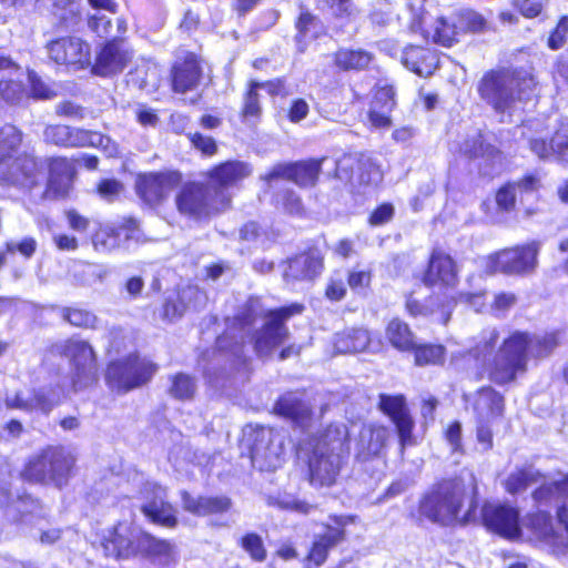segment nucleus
<instances>
[{
	"label": "nucleus",
	"mask_w": 568,
	"mask_h": 568,
	"mask_svg": "<svg viewBox=\"0 0 568 568\" xmlns=\"http://www.w3.org/2000/svg\"><path fill=\"white\" fill-rule=\"evenodd\" d=\"M402 63L420 77L430 75L437 68L435 52L420 45H407L400 55Z\"/></svg>",
	"instance_id": "obj_33"
},
{
	"label": "nucleus",
	"mask_w": 568,
	"mask_h": 568,
	"mask_svg": "<svg viewBox=\"0 0 568 568\" xmlns=\"http://www.w3.org/2000/svg\"><path fill=\"white\" fill-rule=\"evenodd\" d=\"M21 143L22 132L17 126L0 128V181L31 187L36 184L39 165L32 155L19 152Z\"/></svg>",
	"instance_id": "obj_6"
},
{
	"label": "nucleus",
	"mask_w": 568,
	"mask_h": 568,
	"mask_svg": "<svg viewBox=\"0 0 568 568\" xmlns=\"http://www.w3.org/2000/svg\"><path fill=\"white\" fill-rule=\"evenodd\" d=\"M251 173L252 168L248 163L227 161L207 172L206 176L212 186H216L217 190H223L225 193H229V187L236 185L239 182L250 176Z\"/></svg>",
	"instance_id": "obj_28"
},
{
	"label": "nucleus",
	"mask_w": 568,
	"mask_h": 568,
	"mask_svg": "<svg viewBox=\"0 0 568 568\" xmlns=\"http://www.w3.org/2000/svg\"><path fill=\"white\" fill-rule=\"evenodd\" d=\"M301 473L310 486L329 488L337 484L351 454V436L345 424L331 423L307 440Z\"/></svg>",
	"instance_id": "obj_2"
},
{
	"label": "nucleus",
	"mask_w": 568,
	"mask_h": 568,
	"mask_svg": "<svg viewBox=\"0 0 568 568\" xmlns=\"http://www.w3.org/2000/svg\"><path fill=\"white\" fill-rule=\"evenodd\" d=\"M160 71L150 60H141L128 74V83L140 89L151 91L159 84Z\"/></svg>",
	"instance_id": "obj_37"
},
{
	"label": "nucleus",
	"mask_w": 568,
	"mask_h": 568,
	"mask_svg": "<svg viewBox=\"0 0 568 568\" xmlns=\"http://www.w3.org/2000/svg\"><path fill=\"white\" fill-rule=\"evenodd\" d=\"M50 445L44 446L30 456L23 464L19 477L30 484L45 485L50 483Z\"/></svg>",
	"instance_id": "obj_32"
},
{
	"label": "nucleus",
	"mask_w": 568,
	"mask_h": 568,
	"mask_svg": "<svg viewBox=\"0 0 568 568\" xmlns=\"http://www.w3.org/2000/svg\"><path fill=\"white\" fill-rule=\"evenodd\" d=\"M201 67L194 54H189L183 62L178 63L173 69V89L175 92L184 93L193 90L201 78Z\"/></svg>",
	"instance_id": "obj_34"
},
{
	"label": "nucleus",
	"mask_w": 568,
	"mask_h": 568,
	"mask_svg": "<svg viewBox=\"0 0 568 568\" xmlns=\"http://www.w3.org/2000/svg\"><path fill=\"white\" fill-rule=\"evenodd\" d=\"M415 363L418 366L437 365L444 362L445 348L442 345L425 344L415 346Z\"/></svg>",
	"instance_id": "obj_44"
},
{
	"label": "nucleus",
	"mask_w": 568,
	"mask_h": 568,
	"mask_svg": "<svg viewBox=\"0 0 568 568\" xmlns=\"http://www.w3.org/2000/svg\"><path fill=\"white\" fill-rule=\"evenodd\" d=\"M422 281L426 286H455L458 281L455 261L443 250L435 248L430 254L428 266Z\"/></svg>",
	"instance_id": "obj_21"
},
{
	"label": "nucleus",
	"mask_w": 568,
	"mask_h": 568,
	"mask_svg": "<svg viewBox=\"0 0 568 568\" xmlns=\"http://www.w3.org/2000/svg\"><path fill=\"white\" fill-rule=\"evenodd\" d=\"M50 483L65 486L77 471V456L62 445H50Z\"/></svg>",
	"instance_id": "obj_25"
},
{
	"label": "nucleus",
	"mask_w": 568,
	"mask_h": 568,
	"mask_svg": "<svg viewBox=\"0 0 568 568\" xmlns=\"http://www.w3.org/2000/svg\"><path fill=\"white\" fill-rule=\"evenodd\" d=\"M207 301L204 291L197 286L189 285L178 294V301H168L163 306V317L169 321L180 318L186 311H199Z\"/></svg>",
	"instance_id": "obj_27"
},
{
	"label": "nucleus",
	"mask_w": 568,
	"mask_h": 568,
	"mask_svg": "<svg viewBox=\"0 0 568 568\" xmlns=\"http://www.w3.org/2000/svg\"><path fill=\"white\" fill-rule=\"evenodd\" d=\"M456 23L460 32H477L485 28L484 18L474 11H464L456 17Z\"/></svg>",
	"instance_id": "obj_49"
},
{
	"label": "nucleus",
	"mask_w": 568,
	"mask_h": 568,
	"mask_svg": "<svg viewBox=\"0 0 568 568\" xmlns=\"http://www.w3.org/2000/svg\"><path fill=\"white\" fill-rule=\"evenodd\" d=\"M182 176L176 171L150 173L139 178L136 190L139 195L150 204H156L181 183Z\"/></svg>",
	"instance_id": "obj_20"
},
{
	"label": "nucleus",
	"mask_w": 568,
	"mask_h": 568,
	"mask_svg": "<svg viewBox=\"0 0 568 568\" xmlns=\"http://www.w3.org/2000/svg\"><path fill=\"white\" fill-rule=\"evenodd\" d=\"M535 152L544 159L556 155L559 160L568 162V121L562 123L555 133L549 149L545 146V143L539 148L535 142Z\"/></svg>",
	"instance_id": "obj_40"
},
{
	"label": "nucleus",
	"mask_w": 568,
	"mask_h": 568,
	"mask_svg": "<svg viewBox=\"0 0 568 568\" xmlns=\"http://www.w3.org/2000/svg\"><path fill=\"white\" fill-rule=\"evenodd\" d=\"M63 317L70 324L79 327H93L97 322V317L92 313L79 308H67Z\"/></svg>",
	"instance_id": "obj_51"
},
{
	"label": "nucleus",
	"mask_w": 568,
	"mask_h": 568,
	"mask_svg": "<svg viewBox=\"0 0 568 568\" xmlns=\"http://www.w3.org/2000/svg\"><path fill=\"white\" fill-rule=\"evenodd\" d=\"M51 353L69 361L74 388L91 387L97 381V355L88 342L77 338L61 341L51 346Z\"/></svg>",
	"instance_id": "obj_9"
},
{
	"label": "nucleus",
	"mask_w": 568,
	"mask_h": 568,
	"mask_svg": "<svg viewBox=\"0 0 568 568\" xmlns=\"http://www.w3.org/2000/svg\"><path fill=\"white\" fill-rule=\"evenodd\" d=\"M54 6L55 16H58L65 26H71L77 22L79 14V3L75 0H68L65 8H60L59 2H57Z\"/></svg>",
	"instance_id": "obj_58"
},
{
	"label": "nucleus",
	"mask_w": 568,
	"mask_h": 568,
	"mask_svg": "<svg viewBox=\"0 0 568 568\" xmlns=\"http://www.w3.org/2000/svg\"><path fill=\"white\" fill-rule=\"evenodd\" d=\"M0 508L12 510L14 520L21 523L41 509V501L27 491H22L13 497L8 486L0 485Z\"/></svg>",
	"instance_id": "obj_31"
},
{
	"label": "nucleus",
	"mask_w": 568,
	"mask_h": 568,
	"mask_svg": "<svg viewBox=\"0 0 568 568\" xmlns=\"http://www.w3.org/2000/svg\"><path fill=\"white\" fill-rule=\"evenodd\" d=\"M531 337L528 332L515 331L503 341L488 366V377L497 385H506L527 371Z\"/></svg>",
	"instance_id": "obj_7"
},
{
	"label": "nucleus",
	"mask_w": 568,
	"mask_h": 568,
	"mask_svg": "<svg viewBox=\"0 0 568 568\" xmlns=\"http://www.w3.org/2000/svg\"><path fill=\"white\" fill-rule=\"evenodd\" d=\"M247 449L253 464L268 469L284 452V437L275 427L257 425L248 433Z\"/></svg>",
	"instance_id": "obj_12"
},
{
	"label": "nucleus",
	"mask_w": 568,
	"mask_h": 568,
	"mask_svg": "<svg viewBox=\"0 0 568 568\" xmlns=\"http://www.w3.org/2000/svg\"><path fill=\"white\" fill-rule=\"evenodd\" d=\"M395 92L389 85L377 87L368 111V120L376 129H387L392 125L390 112L395 106Z\"/></svg>",
	"instance_id": "obj_30"
},
{
	"label": "nucleus",
	"mask_w": 568,
	"mask_h": 568,
	"mask_svg": "<svg viewBox=\"0 0 568 568\" xmlns=\"http://www.w3.org/2000/svg\"><path fill=\"white\" fill-rule=\"evenodd\" d=\"M29 82L33 98L50 100L55 97L54 90L43 82L34 72L29 73Z\"/></svg>",
	"instance_id": "obj_53"
},
{
	"label": "nucleus",
	"mask_w": 568,
	"mask_h": 568,
	"mask_svg": "<svg viewBox=\"0 0 568 568\" xmlns=\"http://www.w3.org/2000/svg\"><path fill=\"white\" fill-rule=\"evenodd\" d=\"M332 549L333 548L329 545L316 535L303 558V568L322 567L328 559L329 551Z\"/></svg>",
	"instance_id": "obj_41"
},
{
	"label": "nucleus",
	"mask_w": 568,
	"mask_h": 568,
	"mask_svg": "<svg viewBox=\"0 0 568 568\" xmlns=\"http://www.w3.org/2000/svg\"><path fill=\"white\" fill-rule=\"evenodd\" d=\"M131 57L132 54L123 41L113 40L108 42L99 52L93 71L102 77L121 72Z\"/></svg>",
	"instance_id": "obj_23"
},
{
	"label": "nucleus",
	"mask_w": 568,
	"mask_h": 568,
	"mask_svg": "<svg viewBox=\"0 0 568 568\" xmlns=\"http://www.w3.org/2000/svg\"><path fill=\"white\" fill-rule=\"evenodd\" d=\"M302 312V306L294 304L288 307L265 312L258 297H251L244 305L243 311L234 318V321L244 328L254 323L256 317H267L262 329L257 331L252 337L254 349L261 357L268 356L273 349L281 345L286 336L287 328L283 324L285 320L294 314Z\"/></svg>",
	"instance_id": "obj_5"
},
{
	"label": "nucleus",
	"mask_w": 568,
	"mask_h": 568,
	"mask_svg": "<svg viewBox=\"0 0 568 568\" xmlns=\"http://www.w3.org/2000/svg\"><path fill=\"white\" fill-rule=\"evenodd\" d=\"M531 262L532 248L529 245L517 246L487 256L483 267L487 275L518 274L525 271Z\"/></svg>",
	"instance_id": "obj_16"
},
{
	"label": "nucleus",
	"mask_w": 568,
	"mask_h": 568,
	"mask_svg": "<svg viewBox=\"0 0 568 568\" xmlns=\"http://www.w3.org/2000/svg\"><path fill=\"white\" fill-rule=\"evenodd\" d=\"M37 248V241L32 237H24L20 242H8L7 252L13 254L19 252L26 258H30Z\"/></svg>",
	"instance_id": "obj_57"
},
{
	"label": "nucleus",
	"mask_w": 568,
	"mask_h": 568,
	"mask_svg": "<svg viewBox=\"0 0 568 568\" xmlns=\"http://www.w3.org/2000/svg\"><path fill=\"white\" fill-rule=\"evenodd\" d=\"M141 513L150 523L158 526L175 528L179 525L176 510L169 501L162 500L159 506L155 501L144 504L141 506Z\"/></svg>",
	"instance_id": "obj_38"
},
{
	"label": "nucleus",
	"mask_w": 568,
	"mask_h": 568,
	"mask_svg": "<svg viewBox=\"0 0 568 568\" xmlns=\"http://www.w3.org/2000/svg\"><path fill=\"white\" fill-rule=\"evenodd\" d=\"M89 27L99 37H106L110 34L112 24L105 14H94L89 20Z\"/></svg>",
	"instance_id": "obj_64"
},
{
	"label": "nucleus",
	"mask_w": 568,
	"mask_h": 568,
	"mask_svg": "<svg viewBox=\"0 0 568 568\" xmlns=\"http://www.w3.org/2000/svg\"><path fill=\"white\" fill-rule=\"evenodd\" d=\"M7 407L21 409L29 413L34 410L48 413L51 409L52 405L48 403V400L44 398L43 393H34L30 399H22L17 394L14 399L7 400Z\"/></svg>",
	"instance_id": "obj_45"
},
{
	"label": "nucleus",
	"mask_w": 568,
	"mask_h": 568,
	"mask_svg": "<svg viewBox=\"0 0 568 568\" xmlns=\"http://www.w3.org/2000/svg\"><path fill=\"white\" fill-rule=\"evenodd\" d=\"M326 158L308 159L294 163H278L270 172L263 175V180L270 182L283 178L294 182L301 187H312L316 184L321 168Z\"/></svg>",
	"instance_id": "obj_15"
},
{
	"label": "nucleus",
	"mask_w": 568,
	"mask_h": 568,
	"mask_svg": "<svg viewBox=\"0 0 568 568\" xmlns=\"http://www.w3.org/2000/svg\"><path fill=\"white\" fill-rule=\"evenodd\" d=\"M48 53L59 64H73L83 68L91 63L90 45L77 37L51 41L48 44Z\"/></svg>",
	"instance_id": "obj_17"
},
{
	"label": "nucleus",
	"mask_w": 568,
	"mask_h": 568,
	"mask_svg": "<svg viewBox=\"0 0 568 568\" xmlns=\"http://www.w3.org/2000/svg\"><path fill=\"white\" fill-rule=\"evenodd\" d=\"M260 82H251L250 89L244 97V103L242 109V116L244 120L257 119L262 113L257 89Z\"/></svg>",
	"instance_id": "obj_47"
},
{
	"label": "nucleus",
	"mask_w": 568,
	"mask_h": 568,
	"mask_svg": "<svg viewBox=\"0 0 568 568\" xmlns=\"http://www.w3.org/2000/svg\"><path fill=\"white\" fill-rule=\"evenodd\" d=\"M273 413L282 418L288 419L292 424L307 430L313 425V410L298 398L281 395L273 406Z\"/></svg>",
	"instance_id": "obj_24"
},
{
	"label": "nucleus",
	"mask_w": 568,
	"mask_h": 568,
	"mask_svg": "<svg viewBox=\"0 0 568 568\" xmlns=\"http://www.w3.org/2000/svg\"><path fill=\"white\" fill-rule=\"evenodd\" d=\"M230 193L217 190L210 183L187 182L181 186L175 195V205L179 213L194 221L210 219L229 207Z\"/></svg>",
	"instance_id": "obj_8"
},
{
	"label": "nucleus",
	"mask_w": 568,
	"mask_h": 568,
	"mask_svg": "<svg viewBox=\"0 0 568 568\" xmlns=\"http://www.w3.org/2000/svg\"><path fill=\"white\" fill-rule=\"evenodd\" d=\"M383 180L382 169L374 162L367 161L363 163V169L359 174V182L366 185H377Z\"/></svg>",
	"instance_id": "obj_54"
},
{
	"label": "nucleus",
	"mask_w": 568,
	"mask_h": 568,
	"mask_svg": "<svg viewBox=\"0 0 568 568\" xmlns=\"http://www.w3.org/2000/svg\"><path fill=\"white\" fill-rule=\"evenodd\" d=\"M190 141L194 148L200 150L205 155H213L217 150L216 143L212 138L202 135L200 133L190 134Z\"/></svg>",
	"instance_id": "obj_59"
},
{
	"label": "nucleus",
	"mask_w": 568,
	"mask_h": 568,
	"mask_svg": "<svg viewBox=\"0 0 568 568\" xmlns=\"http://www.w3.org/2000/svg\"><path fill=\"white\" fill-rule=\"evenodd\" d=\"M139 227L134 220H128L125 223L113 226L100 227L92 237L93 246L102 253H110L116 248H129L131 240H139Z\"/></svg>",
	"instance_id": "obj_19"
},
{
	"label": "nucleus",
	"mask_w": 568,
	"mask_h": 568,
	"mask_svg": "<svg viewBox=\"0 0 568 568\" xmlns=\"http://www.w3.org/2000/svg\"><path fill=\"white\" fill-rule=\"evenodd\" d=\"M477 442L483 446L484 450H490L494 447L493 429L487 422H479L476 427Z\"/></svg>",
	"instance_id": "obj_62"
},
{
	"label": "nucleus",
	"mask_w": 568,
	"mask_h": 568,
	"mask_svg": "<svg viewBox=\"0 0 568 568\" xmlns=\"http://www.w3.org/2000/svg\"><path fill=\"white\" fill-rule=\"evenodd\" d=\"M568 34V17H562L555 31L550 34L548 39V44L551 49H558L562 47L565 39Z\"/></svg>",
	"instance_id": "obj_61"
},
{
	"label": "nucleus",
	"mask_w": 568,
	"mask_h": 568,
	"mask_svg": "<svg viewBox=\"0 0 568 568\" xmlns=\"http://www.w3.org/2000/svg\"><path fill=\"white\" fill-rule=\"evenodd\" d=\"M99 546L105 558L114 560L144 559L168 564L174 558L171 541L123 519L101 532Z\"/></svg>",
	"instance_id": "obj_3"
},
{
	"label": "nucleus",
	"mask_w": 568,
	"mask_h": 568,
	"mask_svg": "<svg viewBox=\"0 0 568 568\" xmlns=\"http://www.w3.org/2000/svg\"><path fill=\"white\" fill-rule=\"evenodd\" d=\"M26 97L24 88L20 79L0 80V101L17 104Z\"/></svg>",
	"instance_id": "obj_46"
},
{
	"label": "nucleus",
	"mask_w": 568,
	"mask_h": 568,
	"mask_svg": "<svg viewBox=\"0 0 568 568\" xmlns=\"http://www.w3.org/2000/svg\"><path fill=\"white\" fill-rule=\"evenodd\" d=\"M532 480V476L524 468L510 473L504 481V488L508 494L515 495L524 491Z\"/></svg>",
	"instance_id": "obj_48"
},
{
	"label": "nucleus",
	"mask_w": 568,
	"mask_h": 568,
	"mask_svg": "<svg viewBox=\"0 0 568 568\" xmlns=\"http://www.w3.org/2000/svg\"><path fill=\"white\" fill-rule=\"evenodd\" d=\"M328 520L329 523L323 524V532L317 536L334 548L346 540V527L356 521V516L332 514Z\"/></svg>",
	"instance_id": "obj_35"
},
{
	"label": "nucleus",
	"mask_w": 568,
	"mask_h": 568,
	"mask_svg": "<svg viewBox=\"0 0 568 568\" xmlns=\"http://www.w3.org/2000/svg\"><path fill=\"white\" fill-rule=\"evenodd\" d=\"M74 169L70 161L64 158L52 159L49 163V180L45 196L59 199L68 195L72 185Z\"/></svg>",
	"instance_id": "obj_26"
},
{
	"label": "nucleus",
	"mask_w": 568,
	"mask_h": 568,
	"mask_svg": "<svg viewBox=\"0 0 568 568\" xmlns=\"http://www.w3.org/2000/svg\"><path fill=\"white\" fill-rule=\"evenodd\" d=\"M155 372V366L139 356L131 355L109 364L105 378L111 387L131 389L142 387Z\"/></svg>",
	"instance_id": "obj_11"
},
{
	"label": "nucleus",
	"mask_w": 568,
	"mask_h": 568,
	"mask_svg": "<svg viewBox=\"0 0 568 568\" xmlns=\"http://www.w3.org/2000/svg\"><path fill=\"white\" fill-rule=\"evenodd\" d=\"M239 546L255 562H263L267 558V550L264 546V541L257 532H245L240 538Z\"/></svg>",
	"instance_id": "obj_43"
},
{
	"label": "nucleus",
	"mask_w": 568,
	"mask_h": 568,
	"mask_svg": "<svg viewBox=\"0 0 568 568\" xmlns=\"http://www.w3.org/2000/svg\"><path fill=\"white\" fill-rule=\"evenodd\" d=\"M516 192H521L516 189L513 190L511 184L508 183L503 186L496 194V202L501 210L509 211L516 207Z\"/></svg>",
	"instance_id": "obj_56"
},
{
	"label": "nucleus",
	"mask_w": 568,
	"mask_h": 568,
	"mask_svg": "<svg viewBox=\"0 0 568 568\" xmlns=\"http://www.w3.org/2000/svg\"><path fill=\"white\" fill-rule=\"evenodd\" d=\"M122 191V184L112 179L103 180L98 186L99 194L108 201L115 199Z\"/></svg>",
	"instance_id": "obj_63"
},
{
	"label": "nucleus",
	"mask_w": 568,
	"mask_h": 568,
	"mask_svg": "<svg viewBox=\"0 0 568 568\" xmlns=\"http://www.w3.org/2000/svg\"><path fill=\"white\" fill-rule=\"evenodd\" d=\"M498 339L499 332L497 328L484 329L474 348L453 355L452 365L457 371H466L471 378H480L486 361L493 354Z\"/></svg>",
	"instance_id": "obj_13"
},
{
	"label": "nucleus",
	"mask_w": 568,
	"mask_h": 568,
	"mask_svg": "<svg viewBox=\"0 0 568 568\" xmlns=\"http://www.w3.org/2000/svg\"><path fill=\"white\" fill-rule=\"evenodd\" d=\"M372 57L363 50H339L335 54L336 64L343 70H359L369 64Z\"/></svg>",
	"instance_id": "obj_42"
},
{
	"label": "nucleus",
	"mask_w": 568,
	"mask_h": 568,
	"mask_svg": "<svg viewBox=\"0 0 568 568\" xmlns=\"http://www.w3.org/2000/svg\"><path fill=\"white\" fill-rule=\"evenodd\" d=\"M367 450L372 456H377L385 446L387 439V429L382 425H371L368 427Z\"/></svg>",
	"instance_id": "obj_50"
},
{
	"label": "nucleus",
	"mask_w": 568,
	"mask_h": 568,
	"mask_svg": "<svg viewBox=\"0 0 568 568\" xmlns=\"http://www.w3.org/2000/svg\"><path fill=\"white\" fill-rule=\"evenodd\" d=\"M372 275L369 271L354 268L348 274V285L352 290H363L371 283Z\"/></svg>",
	"instance_id": "obj_60"
},
{
	"label": "nucleus",
	"mask_w": 568,
	"mask_h": 568,
	"mask_svg": "<svg viewBox=\"0 0 568 568\" xmlns=\"http://www.w3.org/2000/svg\"><path fill=\"white\" fill-rule=\"evenodd\" d=\"M531 74L521 69L487 71L477 84L480 99L497 113L510 111L516 102L530 99Z\"/></svg>",
	"instance_id": "obj_4"
},
{
	"label": "nucleus",
	"mask_w": 568,
	"mask_h": 568,
	"mask_svg": "<svg viewBox=\"0 0 568 568\" xmlns=\"http://www.w3.org/2000/svg\"><path fill=\"white\" fill-rule=\"evenodd\" d=\"M429 13H422L415 18L410 24L413 32L420 31L425 40L432 39L434 43L443 47H452L457 42L459 29L456 21H446L444 18H437L433 21Z\"/></svg>",
	"instance_id": "obj_18"
},
{
	"label": "nucleus",
	"mask_w": 568,
	"mask_h": 568,
	"mask_svg": "<svg viewBox=\"0 0 568 568\" xmlns=\"http://www.w3.org/2000/svg\"><path fill=\"white\" fill-rule=\"evenodd\" d=\"M479 487L474 474H456L435 480L419 497L409 517L417 524L425 520L443 527H465L478 520ZM479 520L489 532L506 540L523 536L520 515L516 507L485 501Z\"/></svg>",
	"instance_id": "obj_1"
},
{
	"label": "nucleus",
	"mask_w": 568,
	"mask_h": 568,
	"mask_svg": "<svg viewBox=\"0 0 568 568\" xmlns=\"http://www.w3.org/2000/svg\"><path fill=\"white\" fill-rule=\"evenodd\" d=\"M386 338L398 351L406 352L415 348L413 332L405 322L398 318H394L388 323Z\"/></svg>",
	"instance_id": "obj_39"
},
{
	"label": "nucleus",
	"mask_w": 568,
	"mask_h": 568,
	"mask_svg": "<svg viewBox=\"0 0 568 568\" xmlns=\"http://www.w3.org/2000/svg\"><path fill=\"white\" fill-rule=\"evenodd\" d=\"M371 345V334L364 328H348L338 333L334 346L339 353L364 352Z\"/></svg>",
	"instance_id": "obj_36"
},
{
	"label": "nucleus",
	"mask_w": 568,
	"mask_h": 568,
	"mask_svg": "<svg viewBox=\"0 0 568 568\" xmlns=\"http://www.w3.org/2000/svg\"><path fill=\"white\" fill-rule=\"evenodd\" d=\"M182 508L195 517L219 516L231 510L233 503L225 495H199L192 496L187 490L180 493Z\"/></svg>",
	"instance_id": "obj_22"
},
{
	"label": "nucleus",
	"mask_w": 568,
	"mask_h": 568,
	"mask_svg": "<svg viewBox=\"0 0 568 568\" xmlns=\"http://www.w3.org/2000/svg\"><path fill=\"white\" fill-rule=\"evenodd\" d=\"M323 268L322 256L316 250L300 254L291 258L284 268L283 277L286 282L312 280Z\"/></svg>",
	"instance_id": "obj_29"
},
{
	"label": "nucleus",
	"mask_w": 568,
	"mask_h": 568,
	"mask_svg": "<svg viewBox=\"0 0 568 568\" xmlns=\"http://www.w3.org/2000/svg\"><path fill=\"white\" fill-rule=\"evenodd\" d=\"M444 437L450 444L454 453L463 452L462 425L458 420H453L448 424L444 432Z\"/></svg>",
	"instance_id": "obj_55"
},
{
	"label": "nucleus",
	"mask_w": 568,
	"mask_h": 568,
	"mask_svg": "<svg viewBox=\"0 0 568 568\" xmlns=\"http://www.w3.org/2000/svg\"><path fill=\"white\" fill-rule=\"evenodd\" d=\"M559 344L558 335L555 332L546 333L535 339V357L549 355Z\"/></svg>",
	"instance_id": "obj_52"
},
{
	"label": "nucleus",
	"mask_w": 568,
	"mask_h": 568,
	"mask_svg": "<svg viewBox=\"0 0 568 568\" xmlns=\"http://www.w3.org/2000/svg\"><path fill=\"white\" fill-rule=\"evenodd\" d=\"M378 407L395 425L402 448L414 445L415 438L413 432L415 423L409 414L403 394L388 395L382 393Z\"/></svg>",
	"instance_id": "obj_14"
},
{
	"label": "nucleus",
	"mask_w": 568,
	"mask_h": 568,
	"mask_svg": "<svg viewBox=\"0 0 568 568\" xmlns=\"http://www.w3.org/2000/svg\"><path fill=\"white\" fill-rule=\"evenodd\" d=\"M44 140L60 146L102 148L109 156L118 154V145L109 136L99 132L74 129L67 125H49L44 130Z\"/></svg>",
	"instance_id": "obj_10"
}]
</instances>
